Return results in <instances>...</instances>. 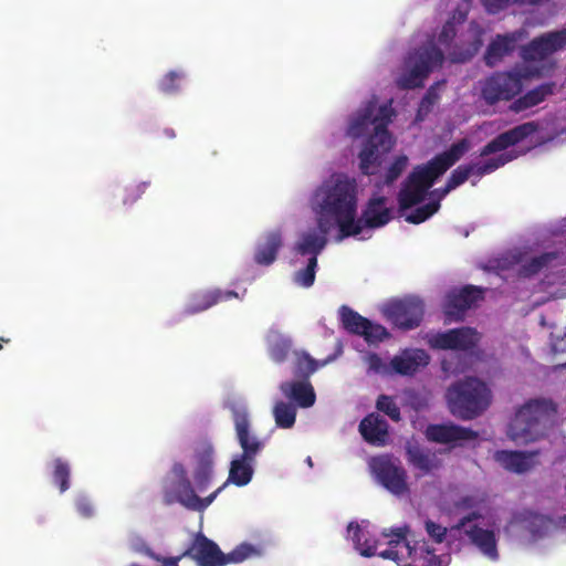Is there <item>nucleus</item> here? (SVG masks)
<instances>
[{
    "instance_id": "nucleus-17",
    "label": "nucleus",
    "mask_w": 566,
    "mask_h": 566,
    "mask_svg": "<svg viewBox=\"0 0 566 566\" xmlns=\"http://www.w3.org/2000/svg\"><path fill=\"white\" fill-rule=\"evenodd\" d=\"M387 198L384 196L371 197L367 201L360 218H355L360 232L364 228L377 229L386 226L392 219V210L386 207Z\"/></svg>"
},
{
    "instance_id": "nucleus-53",
    "label": "nucleus",
    "mask_w": 566,
    "mask_h": 566,
    "mask_svg": "<svg viewBox=\"0 0 566 566\" xmlns=\"http://www.w3.org/2000/svg\"><path fill=\"white\" fill-rule=\"evenodd\" d=\"M360 336H363L367 343L375 344L388 338L389 333L382 325L374 324L369 321V325L366 326Z\"/></svg>"
},
{
    "instance_id": "nucleus-39",
    "label": "nucleus",
    "mask_w": 566,
    "mask_h": 566,
    "mask_svg": "<svg viewBox=\"0 0 566 566\" xmlns=\"http://www.w3.org/2000/svg\"><path fill=\"white\" fill-rule=\"evenodd\" d=\"M327 361L328 360H324L319 364L305 352L295 353L293 375L298 379L306 380L318 369L319 366H324Z\"/></svg>"
},
{
    "instance_id": "nucleus-29",
    "label": "nucleus",
    "mask_w": 566,
    "mask_h": 566,
    "mask_svg": "<svg viewBox=\"0 0 566 566\" xmlns=\"http://www.w3.org/2000/svg\"><path fill=\"white\" fill-rule=\"evenodd\" d=\"M197 467L193 473L196 489L203 492L210 484L212 478L213 449L211 446H203L196 453Z\"/></svg>"
},
{
    "instance_id": "nucleus-32",
    "label": "nucleus",
    "mask_w": 566,
    "mask_h": 566,
    "mask_svg": "<svg viewBox=\"0 0 566 566\" xmlns=\"http://www.w3.org/2000/svg\"><path fill=\"white\" fill-rule=\"evenodd\" d=\"M465 535L483 555H485L491 560H497L499 552L495 534L493 531L484 530L478 525H473L469 530H465Z\"/></svg>"
},
{
    "instance_id": "nucleus-64",
    "label": "nucleus",
    "mask_w": 566,
    "mask_h": 566,
    "mask_svg": "<svg viewBox=\"0 0 566 566\" xmlns=\"http://www.w3.org/2000/svg\"><path fill=\"white\" fill-rule=\"evenodd\" d=\"M171 473L175 476V480L188 478L187 471L181 463H175L171 469Z\"/></svg>"
},
{
    "instance_id": "nucleus-62",
    "label": "nucleus",
    "mask_w": 566,
    "mask_h": 566,
    "mask_svg": "<svg viewBox=\"0 0 566 566\" xmlns=\"http://www.w3.org/2000/svg\"><path fill=\"white\" fill-rule=\"evenodd\" d=\"M479 517H480L479 513L472 512V513L461 517L460 521L453 526V528L460 531V530L464 528L468 523H470Z\"/></svg>"
},
{
    "instance_id": "nucleus-50",
    "label": "nucleus",
    "mask_w": 566,
    "mask_h": 566,
    "mask_svg": "<svg viewBox=\"0 0 566 566\" xmlns=\"http://www.w3.org/2000/svg\"><path fill=\"white\" fill-rule=\"evenodd\" d=\"M185 77V74L179 71H169L163 76L158 83L160 92L164 94H175L180 90V81Z\"/></svg>"
},
{
    "instance_id": "nucleus-57",
    "label": "nucleus",
    "mask_w": 566,
    "mask_h": 566,
    "mask_svg": "<svg viewBox=\"0 0 566 566\" xmlns=\"http://www.w3.org/2000/svg\"><path fill=\"white\" fill-rule=\"evenodd\" d=\"M488 13L496 14L513 3H525L527 0H481Z\"/></svg>"
},
{
    "instance_id": "nucleus-60",
    "label": "nucleus",
    "mask_w": 566,
    "mask_h": 566,
    "mask_svg": "<svg viewBox=\"0 0 566 566\" xmlns=\"http://www.w3.org/2000/svg\"><path fill=\"white\" fill-rule=\"evenodd\" d=\"M78 514L83 517H91L94 514V507L91 500L86 496H78L75 502Z\"/></svg>"
},
{
    "instance_id": "nucleus-14",
    "label": "nucleus",
    "mask_w": 566,
    "mask_h": 566,
    "mask_svg": "<svg viewBox=\"0 0 566 566\" xmlns=\"http://www.w3.org/2000/svg\"><path fill=\"white\" fill-rule=\"evenodd\" d=\"M539 125L536 122H526L520 124L509 130H505L490 140L480 150V156L485 157L491 154L506 150L509 147H513L521 142L525 140L530 136L537 133Z\"/></svg>"
},
{
    "instance_id": "nucleus-31",
    "label": "nucleus",
    "mask_w": 566,
    "mask_h": 566,
    "mask_svg": "<svg viewBox=\"0 0 566 566\" xmlns=\"http://www.w3.org/2000/svg\"><path fill=\"white\" fill-rule=\"evenodd\" d=\"M255 462V458L249 457V451L244 447V452L238 455L235 459L231 461L228 482L233 483L237 486L247 485L253 475V464Z\"/></svg>"
},
{
    "instance_id": "nucleus-13",
    "label": "nucleus",
    "mask_w": 566,
    "mask_h": 566,
    "mask_svg": "<svg viewBox=\"0 0 566 566\" xmlns=\"http://www.w3.org/2000/svg\"><path fill=\"white\" fill-rule=\"evenodd\" d=\"M566 45V29L549 32L523 45L520 56L526 62H539Z\"/></svg>"
},
{
    "instance_id": "nucleus-5",
    "label": "nucleus",
    "mask_w": 566,
    "mask_h": 566,
    "mask_svg": "<svg viewBox=\"0 0 566 566\" xmlns=\"http://www.w3.org/2000/svg\"><path fill=\"white\" fill-rule=\"evenodd\" d=\"M444 53L433 39L409 51L403 59V71L397 76L396 85L400 90H415L424 85V81L444 62Z\"/></svg>"
},
{
    "instance_id": "nucleus-30",
    "label": "nucleus",
    "mask_w": 566,
    "mask_h": 566,
    "mask_svg": "<svg viewBox=\"0 0 566 566\" xmlns=\"http://www.w3.org/2000/svg\"><path fill=\"white\" fill-rule=\"evenodd\" d=\"M283 244L280 230L270 231L264 235V240L258 243L254 252V261L259 265L268 266L272 264L277 256V252Z\"/></svg>"
},
{
    "instance_id": "nucleus-35",
    "label": "nucleus",
    "mask_w": 566,
    "mask_h": 566,
    "mask_svg": "<svg viewBox=\"0 0 566 566\" xmlns=\"http://www.w3.org/2000/svg\"><path fill=\"white\" fill-rule=\"evenodd\" d=\"M376 111V102L369 101L366 106L359 111L350 120L347 135L353 138L363 136L370 125H373L371 116Z\"/></svg>"
},
{
    "instance_id": "nucleus-42",
    "label": "nucleus",
    "mask_w": 566,
    "mask_h": 566,
    "mask_svg": "<svg viewBox=\"0 0 566 566\" xmlns=\"http://www.w3.org/2000/svg\"><path fill=\"white\" fill-rule=\"evenodd\" d=\"M517 157L518 153L512 150L500 154L499 156L490 158L484 163L473 164L475 166V175L482 177L484 175L491 174L500 167H503L507 163L512 161L513 159H516Z\"/></svg>"
},
{
    "instance_id": "nucleus-28",
    "label": "nucleus",
    "mask_w": 566,
    "mask_h": 566,
    "mask_svg": "<svg viewBox=\"0 0 566 566\" xmlns=\"http://www.w3.org/2000/svg\"><path fill=\"white\" fill-rule=\"evenodd\" d=\"M428 195V191L416 180V177L410 172L401 185L398 192L397 200L399 210L402 212L419 203H421Z\"/></svg>"
},
{
    "instance_id": "nucleus-54",
    "label": "nucleus",
    "mask_w": 566,
    "mask_h": 566,
    "mask_svg": "<svg viewBox=\"0 0 566 566\" xmlns=\"http://www.w3.org/2000/svg\"><path fill=\"white\" fill-rule=\"evenodd\" d=\"M254 548L250 544H241L237 546L233 551L228 554H223L224 565L227 564H238L245 560L248 557L252 555Z\"/></svg>"
},
{
    "instance_id": "nucleus-10",
    "label": "nucleus",
    "mask_w": 566,
    "mask_h": 566,
    "mask_svg": "<svg viewBox=\"0 0 566 566\" xmlns=\"http://www.w3.org/2000/svg\"><path fill=\"white\" fill-rule=\"evenodd\" d=\"M485 289L465 285L450 290L444 298L443 312L449 321H460L464 313L484 300Z\"/></svg>"
},
{
    "instance_id": "nucleus-25",
    "label": "nucleus",
    "mask_w": 566,
    "mask_h": 566,
    "mask_svg": "<svg viewBox=\"0 0 566 566\" xmlns=\"http://www.w3.org/2000/svg\"><path fill=\"white\" fill-rule=\"evenodd\" d=\"M388 423L378 413L367 415L359 423V432L370 444L384 446L388 439Z\"/></svg>"
},
{
    "instance_id": "nucleus-27",
    "label": "nucleus",
    "mask_w": 566,
    "mask_h": 566,
    "mask_svg": "<svg viewBox=\"0 0 566 566\" xmlns=\"http://www.w3.org/2000/svg\"><path fill=\"white\" fill-rule=\"evenodd\" d=\"M428 195V191L416 180V177L410 172L401 185L398 192L397 200L399 210L402 212L419 203H421Z\"/></svg>"
},
{
    "instance_id": "nucleus-52",
    "label": "nucleus",
    "mask_w": 566,
    "mask_h": 566,
    "mask_svg": "<svg viewBox=\"0 0 566 566\" xmlns=\"http://www.w3.org/2000/svg\"><path fill=\"white\" fill-rule=\"evenodd\" d=\"M316 268V256H310L306 268L295 273V282L303 287L312 286L315 282Z\"/></svg>"
},
{
    "instance_id": "nucleus-8",
    "label": "nucleus",
    "mask_w": 566,
    "mask_h": 566,
    "mask_svg": "<svg viewBox=\"0 0 566 566\" xmlns=\"http://www.w3.org/2000/svg\"><path fill=\"white\" fill-rule=\"evenodd\" d=\"M226 488V483L219 486L214 492L205 499L199 497L188 478L175 480L164 486V502L171 505L175 502L180 503L186 509L197 512L205 511Z\"/></svg>"
},
{
    "instance_id": "nucleus-2",
    "label": "nucleus",
    "mask_w": 566,
    "mask_h": 566,
    "mask_svg": "<svg viewBox=\"0 0 566 566\" xmlns=\"http://www.w3.org/2000/svg\"><path fill=\"white\" fill-rule=\"evenodd\" d=\"M556 416L557 406L552 399H531L516 411L507 434L520 444L536 441L554 424Z\"/></svg>"
},
{
    "instance_id": "nucleus-1",
    "label": "nucleus",
    "mask_w": 566,
    "mask_h": 566,
    "mask_svg": "<svg viewBox=\"0 0 566 566\" xmlns=\"http://www.w3.org/2000/svg\"><path fill=\"white\" fill-rule=\"evenodd\" d=\"M357 184L344 174H333L312 196V207L317 216V228L329 233L333 222L339 230V240L360 234L355 223L357 216Z\"/></svg>"
},
{
    "instance_id": "nucleus-38",
    "label": "nucleus",
    "mask_w": 566,
    "mask_h": 566,
    "mask_svg": "<svg viewBox=\"0 0 566 566\" xmlns=\"http://www.w3.org/2000/svg\"><path fill=\"white\" fill-rule=\"evenodd\" d=\"M339 318L344 329L354 335L360 336L366 326L369 325L368 318L361 316L347 305L340 306Z\"/></svg>"
},
{
    "instance_id": "nucleus-33",
    "label": "nucleus",
    "mask_w": 566,
    "mask_h": 566,
    "mask_svg": "<svg viewBox=\"0 0 566 566\" xmlns=\"http://www.w3.org/2000/svg\"><path fill=\"white\" fill-rule=\"evenodd\" d=\"M470 146L469 139L462 138L457 143H453L446 151L434 156L432 158V164L438 166V172L444 174L450 169L469 151Z\"/></svg>"
},
{
    "instance_id": "nucleus-45",
    "label": "nucleus",
    "mask_w": 566,
    "mask_h": 566,
    "mask_svg": "<svg viewBox=\"0 0 566 566\" xmlns=\"http://www.w3.org/2000/svg\"><path fill=\"white\" fill-rule=\"evenodd\" d=\"M70 476H71V468L70 464L57 458L53 461V482L60 489V492L63 493L70 488Z\"/></svg>"
},
{
    "instance_id": "nucleus-26",
    "label": "nucleus",
    "mask_w": 566,
    "mask_h": 566,
    "mask_svg": "<svg viewBox=\"0 0 566 566\" xmlns=\"http://www.w3.org/2000/svg\"><path fill=\"white\" fill-rule=\"evenodd\" d=\"M470 39L468 42L455 44L451 51H449V60L452 63H465L470 61L483 45V29L479 25L471 27Z\"/></svg>"
},
{
    "instance_id": "nucleus-49",
    "label": "nucleus",
    "mask_w": 566,
    "mask_h": 566,
    "mask_svg": "<svg viewBox=\"0 0 566 566\" xmlns=\"http://www.w3.org/2000/svg\"><path fill=\"white\" fill-rule=\"evenodd\" d=\"M409 159L406 155H399L387 168L384 176V184L387 186L392 185L406 170Z\"/></svg>"
},
{
    "instance_id": "nucleus-3",
    "label": "nucleus",
    "mask_w": 566,
    "mask_h": 566,
    "mask_svg": "<svg viewBox=\"0 0 566 566\" xmlns=\"http://www.w3.org/2000/svg\"><path fill=\"white\" fill-rule=\"evenodd\" d=\"M446 401L452 416L469 421L480 417L490 407L492 394L482 380L465 377L448 387Z\"/></svg>"
},
{
    "instance_id": "nucleus-41",
    "label": "nucleus",
    "mask_w": 566,
    "mask_h": 566,
    "mask_svg": "<svg viewBox=\"0 0 566 566\" xmlns=\"http://www.w3.org/2000/svg\"><path fill=\"white\" fill-rule=\"evenodd\" d=\"M273 416L279 428L290 429L296 420V408L292 403L277 401L273 408Z\"/></svg>"
},
{
    "instance_id": "nucleus-47",
    "label": "nucleus",
    "mask_w": 566,
    "mask_h": 566,
    "mask_svg": "<svg viewBox=\"0 0 566 566\" xmlns=\"http://www.w3.org/2000/svg\"><path fill=\"white\" fill-rule=\"evenodd\" d=\"M473 174H475L473 164L458 166L447 180V191H452L463 185Z\"/></svg>"
},
{
    "instance_id": "nucleus-9",
    "label": "nucleus",
    "mask_w": 566,
    "mask_h": 566,
    "mask_svg": "<svg viewBox=\"0 0 566 566\" xmlns=\"http://www.w3.org/2000/svg\"><path fill=\"white\" fill-rule=\"evenodd\" d=\"M387 318L397 327L409 331L418 327L424 314V304L418 297H405L387 304Z\"/></svg>"
},
{
    "instance_id": "nucleus-36",
    "label": "nucleus",
    "mask_w": 566,
    "mask_h": 566,
    "mask_svg": "<svg viewBox=\"0 0 566 566\" xmlns=\"http://www.w3.org/2000/svg\"><path fill=\"white\" fill-rule=\"evenodd\" d=\"M328 233H315L307 232L302 234L300 241L297 242L295 250L297 253L302 255H311L316 256L323 251L325 245L327 244V235Z\"/></svg>"
},
{
    "instance_id": "nucleus-24",
    "label": "nucleus",
    "mask_w": 566,
    "mask_h": 566,
    "mask_svg": "<svg viewBox=\"0 0 566 566\" xmlns=\"http://www.w3.org/2000/svg\"><path fill=\"white\" fill-rule=\"evenodd\" d=\"M556 84L554 82L542 83L523 95H518L510 104L509 109L513 113H521L543 103L548 96L554 94Z\"/></svg>"
},
{
    "instance_id": "nucleus-18",
    "label": "nucleus",
    "mask_w": 566,
    "mask_h": 566,
    "mask_svg": "<svg viewBox=\"0 0 566 566\" xmlns=\"http://www.w3.org/2000/svg\"><path fill=\"white\" fill-rule=\"evenodd\" d=\"M538 451H511L497 450L493 454V459L504 470L516 474H523L534 469L538 461L536 457Z\"/></svg>"
},
{
    "instance_id": "nucleus-12",
    "label": "nucleus",
    "mask_w": 566,
    "mask_h": 566,
    "mask_svg": "<svg viewBox=\"0 0 566 566\" xmlns=\"http://www.w3.org/2000/svg\"><path fill=\"white\" fill-rule=\"evenodd\" d=\"M478 342V332L470 327L427 335V343L433 349L469 350L475 347Z\"/></svg>"
},
{
    "instance_id": "nucleus-58",
    "label": "nucleus",
    "mask_w": 566,
    "mask_h": 566,
    "mask_svg": "<svg viewBox=\"0 0 566 566\" xmlns=\"http://www.w3.org/2000/svg\"><path fill=\"white\" fill-rule=\"evenodd\" d=\"M457 35L455 24L452 21H447L438 35V42L448 48Z\"/></svg>"
},
{
    "instance_id": "nucleus-55",
    "label": "nucleus",
    "mask_w": 566,
    "mask_h": 566,
    "mask_svg": "<svg viewBox=\"0 0 566 566\" xmlns=\"http://www.w3.org/2000/svg\"><path fill=\"white\" fill-rule=\"evenodd\" d=\"M148 186L149 182H139L125 187L123 193V205L130 206L136 202L146 191Z\"/></svg>"
},
{
    "instance_id": "nucleus-56",
    "label": "nucleus",
    "mask_w": 566,
    "mask_h": 566,
    "mask_svg": "<svg viewBox=\"0 0 566 566\" xmlns=\"http://www.w3.org/2000/svg\"><path fill=\"white\" fill-rule=\"evenodd\" d=\"M424 528L433 542L440 544L446 539V536L448 533L447 527H444L431 520H428L424 523Z\"/></svg>"
},
{
    "instance_id": "nucleus-22",
    "label": "nucleus",
    "mask_w": 566,
    "mask_h": 566,
    "mask_svg": "<svg viewBox=\"0 0 566 566\" xmlns=\"http://www.w3.org/2000/svg\"><path fill=\"white\" fill-rule=\"evenodd\" d=\"M408 463L420 472V475H427L442 467V460L438 453L428 448L418 444L408 446L407 450Z\"/></svg>"
},
{
    "instance_id": "nucleus-48",
    "label": "nucleus",
    "mask_w": 566,
    "mask_h": 566,
    "mask_svg": "<svg viewBox=\"0 0 566 566\" xmlns=\"http://www.w3.org/2000/svg\"><path fill=\"white\" fill-rule=\"evenodd\" d=\"M440 208L439 201H430L421 207L416 208L411 213L406 216V221L412 224H419L428 220Z\"/></svg>"
},
{
    "instance_id": "nucleus-40",
    "label": "nucleus",
    "mask_w": 566,
    "mask_h": 566,
    "mask_svg": "<svg viewBox=\"0 0 566 566\" xmlns=\"http://www.w3.org/2000/svg\"><path fill=\"white\" fill-rule=\"evenodd\" d=\"M558 255V252L551 251L533 256L521 266L518 273L523 277L534 276L555 261Z\"/></svg>"
},
{
    "instance_id": "nucleus-11",
    "label": "nucleus",
    "mask_w": 566,
    "mask_h": 566,
    "mask_svg": "<svg viewBox=\"0 0 566 566\" xmlns=\"http://www.w3.org/2000/svg\"><path fill=\"white\" fill-rule=\"evenodd\" d=\"M428 441L447 444L449 448L461 447L467 441L478 439V432L453 422L431 423L424 430Z\"/></svg>"
},
{
    "instance_id": "nucleus-16",
    "label": "nucleus",
    "mask_w": 566,
    "mask_h": 566,
    "mask_svg": "<svg viewBox=\"0 0 566 566\" xmlns=\"http://www.w3.org/2000/svg\"><path fill=\"white\" fill-rule=\"evenodd\" d=\"M182 556L195 559L200 566H224L223 553L213 541L202 533L196 534Z\"/></svg>"
},
{
    "instance_id": "nucleus-59",
    "label": "nucleus",
    "mask_w": 566,
    "mask_h": 566,
    "mask_svg": "<svg viewBox=\"0 0 566 566\" xmlns=\"http://www.w3.org/2000/svg\"><path fill=\"white\" fill-rule=\"evenodd\" d=\"M422 554H426L424 566H446L440 556L434 554V548L430 547L426 543L420 547Z\"/></svg>"
},
{
    "instance_id": "nucleus-19",
    "label": "nucleus",
    "mask_w": 566,
    "mask_h": 566,
    "mask_svg": "<svg viewBox=\"0 0 566 566\" xmlns=\"http://www.w3.org/2000/svg\"><path fill=\"white\" fill-rule=\"evenodd\" d=\"M232 419L237 433L238 442L244 452V447L249 451V457L256 458L263 449V442L250 432V419L245 408H232Z\"/></svg>"
},
{
    "instance_id": "nucleus-20",
    "label": "nucleus",
    "mask_w": 566,
    "mask_h": 566,
    "mask_svg": "<svg viewBox=\"0 0 566 566\" xmlns=\"http://www.w3.org/2000/svg\"><path fill=\"white\" fill-rule=\"evenodd\" d=\"M238 293L232 290H202L193 293L185 307V313L188 315H193L203 311L209 310L213 305L228 301L231 298H237Z\"/></svg>"
},
{
    "instance_id": "nucleus-51",
    "label": "nucleus",
    "mask_w": 566,
    "mask_h": 566,
    "mask_svg": "<svg viewBox=\"0 0 566 566\" xmlns=\"http://www.w3.org/2000/svg\"><path fill=\"white\" fill-rule=\"evenodd\" d=\"M376 408L387 415L392 421L398 422L401 419L400 408L390 396L380 395L377 398Z\"/></svg>"
},
{
    "instance_id": "nucleus-6",
    "label": "nucleus",
    "mask_w": 566,
    "mask_h": 566,
    "mask_svg": "<svg viewBox=\"0 0 566 566\" xmlns=\"http://www.w3.org/2000/svg\"><path fill=\"white\" fill-rule=\"evenodd\" d=\"M525 78L527 73L520 67L496 71L481 81V97L488 105L499 102L512 103L522 93Z\"/></svg>"
},
{
    "instance_id": "nucleus-34",
    "label": "nucleus",
    "mask_w": 566,
    "mask_h": 566,
    "mask_svg": "<svg viewBox=\"0 0 566 566\" xmlns=\"http://www.w3.org/2000/svg\"><path fill=\"white\" fill-rule=\"evenodd\" d=\"M348 533H353L352 539L355 548L364 557H373L376 555L378 539L365 532L359 524L350 522L348 524Z\"/></svg>"
},
{
    "instance_id": "nucleus-44",
    "label": "nucleus",
    "mask_w": 566,
    "mask_h": 566,
    "mask_svg": "<svg viewBox=\"0 0 566 566\" xmlns=\"http://www.w3.org/2000/svg\"><path fill=\"white\" fill-rule=\"evenodd\" d=\"M446 81H439L432 84L423 95V97L420 101L417 117L422 118L423 116H427L429 113H431L433 106L439 102L440 94L439 88L440 86L444 85Z\"/></svg>"
},
{
    "instance_id": "nucleus-21",
    "label": "nucleus",
    "mask_w": 566,
    "mask_h": 566,
    "mask_svg": "<svg viewBox=\"0 0 566 566\" xmlns=\"http://www.w3.org/2000/svg\"><path fill=\"white\" fill-rule=\"evenodd\" d=\"M430 361V356L423 349L409 348L403 349L390 360L392 370L402 376H412L420 368L426 367Z\"/></svg>"
},
{
    "instance_id": "nucleus-63",
    "label": "nucleus",
    "mask_w": 566,
    "mask_h": 566,
    "mask_svg": "<svg viewBox=\"0 0 566 566\" xmlns=\"http://www.w3.org/2000/svg\"><path fill=\"white\" fill-rule=\"evenodd\" d=\"M368 365L370 369L377 373L380 371L384 366L381 358L375 353L368 356Z\"/></svg>"
},
{
    "instance_id": "nucleus-7",
    "label": "nucleus",
    "mask_w": 566,
    "mask_h": 566,
    "mask_svg": "<svg viewBox=\"0 0 566 566\" xmlns=\"http://www.w3.org/2000/svg\"><path fill=\"white\" fill-rule=\"evenodd\" d=\"M369 465L376 480L390 493L399 496L409 491L407 471L398 459L379 455L373 458Z\"/></svg>"
},
{
    "instance_id": "nucleus-15",
    "label": "nucleus",
    "mask_w": 566,
    "mask_h": 566,
    "mask_svg": "<svg viewBox=\"0 0 566 566\" xmlns=\"http://www.w3.org/2000/svg\"><path fill=\"white\" fill-rule=\"evenodd\" d=\"M526 32L521 29L513 32L496 34L489 43L483 60L486 66L494 67L503 61L505 56L511 55L524 40Z\"/></svg>"
},
{
    "instance_id": "nucleus-43",
    "label": "nucleus",
    "mask_w": 566,
    "mask_h": 566,
    "mask_svg": "<svg viewBox=\"0 0 566 566\" xmlns=\"http://www.w3.org/2000/svg\"><path fill=\"white\" fill-rule=\"evenodd\" d=\"M438 171V166L433 165L432 159H430L427 164L416 166L411 174L416 177V180L419 181L421 187L428 191L434 185L436 180L443 175Z\"/></svg>"
},
{
    "instance_id": "nucleus-37",
    "label": "nucleus",
    "mask_w": 566,
    "mask_h": 566,
    "mask_svg": "<svg viewBox=\"0 0 566 566\" xmlns=\"http://www.w3.org/2000/svg\"><path fill=\"white\" fill-rule=\"evenodd\" d=\"M269 354L273 361L281 364L286 360L292 340L279 332H271L268 336Z\"/></svg>"
},
{
    "instance_id": "nucleus-46",
    "label": "nucleus",
    "mask_w": 566,
    "mask_h": 566,
    "mask_svg": "<svg viewBox=\"0 0 566 566\" xmlns=\"http://www.w3.org/2000/svg\"><path fill=\"white\" fill-rule=\"evenodd\" d=\"M409 531H410L409 526L403 525L400 527L384 528L381 532V535L384 537L390 538L388 544L391 547H397L401 542H403L406 547L409 551V556H411L412 552L416 551V547H412L410 545V543L407 541V535H408Z\"/></svg>"
},
{
    "instance_id": "nucleus-4",
    "label": "nucleus",
    "mask_w": 566,
    "mask_h": 566,
    "mask_svg": "<svg viewBox=\"0 0 566 566\" xmlns=\"http://www.w3.org/2000/svg\"><path fill=\"white\" fill-rule=\"evenodd\" d=\"M394 111L390 105H381L373 114L374 133L365 140L358 154V167L363 175H376L386 155L392 149L395 140L388 130Z\"/></svg>"
},
{
    "instance_id": "nucleus-23",
    "label": "nucleus",
    "mask_w": 566,
    "mask_h": 566,
    "mask_svg": "<svg viewBox=\"0 0 566 566\" xmlns=\"http://www.w3.org/2000/svg\"><path fill=\"white\" fill-rule=\"evenodd\" d=\"M280 390L284 397L301 408H310L315 403V391L308 379L284 381L280 385Z\"/></svg>"
},
{
    "instance_id": "nucleus-61",
    "label": "nucleus",
    "mask_w": 566,
    "mask_h": 566,
    "mask_svg": "<svg viewBox=\"0 0 566 566\" xmlns=\"http://www.w3.org/2000/svg\"><path fill=\"white\" fill-rule=\"evenodd\" d=\"M552 350L555 354H566V332L562 336L554 337L552 335Z\"/></svg>"
}]
</instances>
